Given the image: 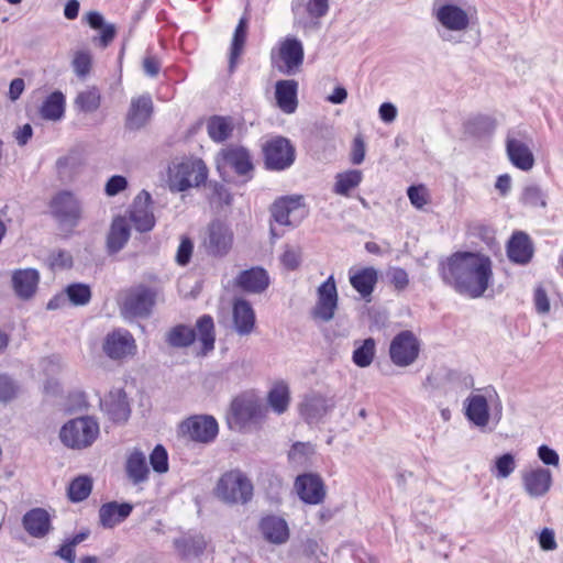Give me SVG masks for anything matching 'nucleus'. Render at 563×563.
I'll return each instance as SVG.
<instances>
[{
  "label": "nucleus",
  "instance_id": "obj_1",
  "mask_svg": "<svg viewBox=\"0 0 563 563\" xmlns=\"http://www.w3.org/2000/svg\"><path fill=\"white\" fill-rule=\"evenodd\" d=\"M438 272L445 285L472 299L483 297L494 280L493 262L479 252H455L440 261Z\"/></svg>",
  "mask_w": 563,
  "mask_h": 563
},
{
  "label": "nucleus",
  "instance_id": "obj_2",
  "mask_svg": "<svg viewBox=\"0 0 563 563\" xmlns=\"http://www.w3.org/2000/svg\"><path fill=\"white\" fill-rule=\"evenodd\" d=\"M167 176L169 189L180 192L203 184L208 177V168L200 158H175L168 166Z\"/></svg>",
  "mask_w": 563,
  "mask_h": 563
},
{
  "label": "nucleus",
  "instance_id": "obj_3",
  "mask_svg": "<svg viewBox=\"0 0 563 563\" xmlns=\"http://www.w3.org/2000/svg\"><path fill=\"white\" fill-rule=\"evenodd\" d=\"M216 496L229 505H245L251 501L254 486L249 476L239 468L225 472L214 488Z\"/></svg>",
  "mask_w": 563,
  "mask_h": 563
},
{
  "label": "nucleus",
  "instance_id": "obj_4",
  "mask_svg": "<svg viewBox=\"0 0 563 563\" xmlns=\"http://www.w3.org/2000/svg\"><path fill=\"white\" fill-rule=\"evenodd\" d=\"M100 433L98 421L90 416L67 421L59 431L62 443L73 450H84L93 444Z\"/></svg>",
  "mask_w": 563,
  "mask_h": 563
},
{
  "label": "nucleus",
  "instance_id": "obj_5",
  "mask_svg": "<svg viewBox=\"0 0 563 563\" xmlns=\"http://www.w3.org/2000/svg\"><path fill=\"white\" fill-rule=\"evenodd\" d=\"M489 404L493 406V418L499 422L503 406L494 389H486L483 394H471L465 400V416L476 427L483 429L489 422Z\"/></svg>",
  "mask_w": 563,
  "mask_h": 563
},
{
  "label": "nucleus",
  "instance_id": "obj_6",
  "mask_svg": "<svg viewBox=\"0 0 563 563\" xmlns=\"http://www.w3.org/2000/svg\"><path fill=\"white\" fill-rule=\"evenodd\" d=\"M532 137L525 129H511L507 132L505 146L506 154L512 166L529 172L536 164L531 148Z\"/></svg>",
  "mask_w": 563,
  "mask_h": 563
},
{
  "label": "nucleus",
  "instance_id": "obj_7",
  "mask_svg": "<svg viewBox=\"0 0 563 563\" xmlns=\"http://www.w3.org/2000/svg\"><path fill=\"white\" fill-rule=\"evenodd\" d=\"M49 207L60 228L73 230L79 224L82 217V206L73 192L64 190L56 194Z\"/></svg>",
  "mask_w": 563,
  "mask_h": 563
},
{
  "label": "nucleus",
  "instance_id": "obj_8",
  "mask_svg": "<svg viewBox=\"0 0 563 563\" xmlns=\"http://www.w3.org/2000/svg\"><path fill=\"white\" fill-rule=\"evenodd\" d=\"M156 301V292L144 285L129 289L121 303V313L125 319L146 318Z\"/></svg>",
  "mask_w": 563,
  "mask_h": 563
},
{
  "label": "nucleus",
  "instance_id": "obj_9",
  "mask_svg": "<svg viewBox=\"0 0 563 563\" xmlns=\"http://www.w3.org/2000/svg\"><path fill=\"white\" fill-rule=\"evenodd\" d=\"M308 214L300 195L286 196L277 199L272 207L274 220L282 225H298Z\"/></svg>",
  "mask_w": 563,
  "mask_h": 563
},
{
  "label": "nucleus",
  "instance_id": "obj_10",
  "mask_svg": "<svg viewBox=\"0 0 563 563\" xmlns=\"http://www.w3.org/2000/svg\"><path fill=\"white\" fill-rule=\"evenodd\" d=\"M305 52L302 43L292 36L286 37L279 43L278 54L273 63L285 75H295L303 63Z\"/></svg>",
  "mask_w": 563,
  "mask_h": 563
},
{
  "label": "nucleus",
  "instance_id": "obj_11",
  "mask_svg": "<svg viewBox=\"0 0 563 563\" xmlns=\"http://www.w3.org/2000/svg\"><path fill=\"white\" fill-rule=\"evenodd\" d=\"M335 407L332 396H325L317 391L308 393L298 405L300 417L310 426L320 423L323 418Z\"/></svg>",
  "mask_w": 563,
  "mask_h": 563
},
{
  "label": "nucleus",
  "instance_id": "obj_12",
  "mask_svg": "<svg viewBox=\"0 0 563 563\" xmlns=\"http://www.w3.org/2000/svg\"><path fill=\"white\" fill-rule=\"evenodd\" d=\"M265 165L271 170H284L295 162V147L284 136H275L263 147Z\"/></svg>",
  "mask_w": 563,
  "mask_h": 563
},
{
  "label": "nucleus",
  "instance_id": "obj_13",
  "mask_svg": "<svg viewBox=\"0 0 563 563\" xmlns=\"http://www.w3.org/2000/svg\"><path fill=\"white\" fill-rule=\"evenodd\" d=\"M419 341L408 330L399 332L390 342L389 356L391 362L400 367L411 365L419 355Z\"/></svg>",
  "mask_w": 563,
  "mask_h": 563
},
{
  "label": "nucleus",
  "instance_id": "obj_14",
  "mask_svg": "<svg viewBox=\"0 0 563 563\" xmlns=\"http://www.w3.org/2000/svg\"><path fill=\"white\" fill-rule=\"evenodd\" d=\"M180 432L191 441L207 444L217 438L219 426L212 416H192L180 424Z\"/></svg>",
  "mask_w": 563,
  "mask_h": 563
},
{
  "label": "nucleus",
  "instance_id": "obj_15",
  "mask_svg": "<svg viewBox=\"0 0 563 563\" xmlns=\"http://www.w3.org/2000/svg\"><path fill=\"white\" fill-rule=\"evenodd\" d=\"M232 418L240 428L250 423H258L264 418V407L253 395L235 397L230 408Z\"/></svg>",
  "mask_w": 563,
  "mask_h": 563
},
{
  "label": "nucleus",
  "instance_id": "obj_16",
  "mask_svg": "<svg viewBox=\"0 0 563 563\" xmlns=\"http://www.w3.org/2000/svg\"><path fill=\"white\" fill-rule=\"evenodd\" d=\"M291 10L295 16L306 14V20H299L305 32L318 30L320 20L324 18L330 10V0H292Z\"/></svg>",
  "mask_w": 563,
  "mask_h": 563
},
{
  "label": "nucleus",
  "instance_id": "obj_17",
  "mask_svg": "<svg viewBox=\"0 0 563 563\" xmlns=\"http://www.w3.org/2000/svg\"><path fill=\"white\" fill-rule=\"evenodd\" d=\"M102 350L109 358L118 361L133 356L136 353V343L128 330L117 329L106 335Z\"/></svg>",
  "mask_w": 563,
  "mask_h": 563
},
{
  "label": "nucleus",
  "instance_id": "obj_18",
  "mask_svg": "<svg viewBox=\"0 0 563 563\" xmlns=\"http://www.w3.org/2000/svg\"><path fill=\"white\" fill-rule=\"evenodd\" d=\"M317 303L312 310L316 319L328 322L338 307V290L333 276H329L317 289Z\"/></svg>",
  "mask_w": 563,
  "mask_h": 563
},
{
  "label": "nucleus",
  "instance_id": "obj_19",
  "mask_svg": "<svg viewBox=\"0 0 563 563\" xmlns=\"http://www.w3.org/2000/svg\"><path fill=\"white\" fill-rule=\"evenodd\" d=\"M205 245L208 253L213 256L222 257L227 255L233 245L231 228L221 221H213L209 225Z\"/></svg>",
  "mask_w": 563,
  "mask_h": 563
},
{
  "label": "nucleus",
  "instance_id": "obj_20",
  "mask_svg": "<svg viewBox=\"0 0 563 563\" xmlns=\"http://www.w3.org/2000/svg\"><path fill=\"white\" fill-rule=\"evenodd\" d=\"M433 14L441 26L451 32H463L468 27L467 12L452 3H443L433 9Z\"/></svg>",
  "mask_w": 563,
  "mask_h": 563
},
{
  "label": "nucleus",
  "instance_id": "obj_21",
  "mask_svg": "<svg viewBox=\"0 0 563 563\" xmlns=\"http://www.w3.org/2000/svg\"><path fill=\"white\" fill-rule=\"evenodd\" d=\"M221 163L232 168L238 175L252 177L253 162L250 151L240 145H230L219 153Z\"/></svg>",
  "mask_w": 563,
  "mask_h": 563
},
{
  "label": "nucleus",
  "instance_id": "obj_22",
  "mask_svg": "<svg viewBox=\"0 0 563 563\" xmlns=\"http://www.w3.org/2000/svg\"><path fill=\"white\" fill-rule=\"evenodd\" d=\"M151 205V195L143 190L135 197L131 206L130 220L140 232H148L155 225V217Z\"/></svg>",
  "mask_w": 563,
  "mask_h": 563
},
{
  "label": "nucleus",
  "instance_id": "obj_23",
  "mask_svg": "<svg viewBox=\"0 0 563 563\" xmlns=\"http://www.w3.org/2000/svg\"><path fill=\"white\" fill-rule=\"evenodd\" d=\"M100 408L110 420L117 423L125 422L131 415L130 404L123 389L110 390L100 399Z\"/></svg>",
  "mask_w": 563,
  "mask_h": 563
},
{
  "label": "nucleus",
  "instance_id": "obj_24",
  "mask_svg": "<svg viewBox=\"0 0 563 563\" xmlns=\"http://www.w3.org/2000/svg\"><path fill=\"white\" fill-rule=\"evenodd\" d=\"M295 488L299 498L309 505L322 503L325 496L322 479L314 474L299 475L296 478Z\"/></svg>",
  "mask_w": 563,
  "mask_h": 563
},
{
  "label": "nucleus",
  "instance_id": "obj_25",
  "mask_svg": "<svg viewBox=\"0 0 563 563\" xmlns=\"http://www.w3.org/2000/svg\"><path fill=\"white\" fill-rule=\"evenodd\" d=\"M523 487L530 497L544 496L552 485L550 470L543 467L532 468L522 474Z\"/></svg>",
  "mask_w": 563,
  "mask_h": 563
},
{
  "label": "nucleus",
  "instance_id": "obj_26",
  "mask_svg": "<svg viewBox=\"0 0 563 563\" xmlns=\"http://www.w3.org/2000/svg\"><path fill=\"white\" fill-rule=\"evenodd\" d=\"M11 282L15 295L27 300L34 296L37 289L40 273L35 268L15 269L12 273Z\"/></svg>",
  "mask_w": 563,
  "mask_h": 563
},
{
  "label": "nucleus",
  "instance_id": "obj_27",
  "mask_svg": "<svg viewBox=\"0 0 563 563\" xmlns=\"http://www.w3.org/2000/svg\"><path fill=\"white\" fill-rule=\"evenodd\" d=\"M533 244L529 235L522 231L515 232L507 243V256L516 264H528L533 256Z\"/></svg>",
  "mask_w": 563,
  "mask_h": 563
},
{
  "label": "nucleus",
  "instance_id": "obj_28",
  "mask_svg": "<svg viewBox=\"0 0 563 563\" xmlns=\"http://www.w3.org/2000/svg\"><path fill=\"white\" fill-rule=\"evenodd\" d=\"M24 530L33 538H44L52 530L51 516L44 508H32L22 518Z\"/></svg>",
  "mask_w": 563,
  "mask_h": 563
},
{
  "label": "nucleus",
  "instance_id": "obj_29",
  "mask_svg": "<svg viewBox=\"0 0 563 563\" xmlns=\"http://www.w3.org/2000/svg\"><path fill=\"white\" fill-rule=\"evenodd\" d=\"M125 474L133 485L146 483L150 477V467L146 455L140 449H133L126 456Z\"/></svg>",
  "mask_w": 563,
  "mask_h": 563
},
{
  "label": "nucleus",
  "instance_id": "obj_30",
  "mask_svg": "<svg viewBox=\"0 0 563 563\" xmlns=\"http://www.w3.org/2000/svg\"><path fill=\"white\" fill-rule=\"evenodd\" d=\"M130 503L109 501L99 508V523L104 529H112L123 522L132 512Z\"/></svg>",
  "mask_w": 563,
  "mask_h": 563
},
{
  "label": "nucleus",
  "instance_id": "obj_31",
  "mask_svg": "<svg viewBox=\"0 0 563 563\" xmlns=\"http://www.w3.org/2000/svg\"><path fill=\"white\" fill-rule=\"evenodd\" d=\"M152 112L153 102L148 95L133 98L126 117V126L131 130L143 128L148 122Z\"/></svg>",
  "mask_w": 563,
  "mask_h": 563
},
{
  "label": "nucleus",
  "instance_id": "obj_32",
  "mask_svg": "<svg viewBox=\"0 0 563 563\" xmlns=\"http://www.w3.org/2000/svg\"><path fill=\"white\" fill-rule=\"evenodd\" d=\"M260 530L264 538L275 544L285 543L289 538L287 522L277 516H267L260 522Z\"/></svg>",
  "mask_w": 563,
  "mask_h": 563
},
{
  "label": "nucleus",
  "instance_id": "obj_33",
  "mask_svg": "<svg viewBox=\"0 0 563 563\" xmlns=\"http://www.w3.org/2000/svg\"><path fill=\"white\" fill-rule=\"evenodd\" d=\"M233 324L240 335H249L254 330L255 313L252 306L244 299L234 301Z\"/></svg>",
  "mask_w": 563,
  "mask_h": 563
},
{
  "label": "nucleus",
  "instance_id": "obj_34",
  "mask_svg": "<svg viewBox=\"0 0 563 563\" xmlns=\"http://www.w3.org/2000/svg\"><path fill=\"white\" fill-rule=\"evenodd\" d=\"M236 283L247 292L260 294L268 287L269 278L264 268L253 267L240 273Z\"/></svg>",
  "mask_w": 563,
  "mask_h": 563
},
{
  "label": "nucleus",
  "instance_id": "obj_35",
  "mask_svg": "<svg viewBox=\"0 0 563 563\" xmlns=\"http://www.w3.org/2000/svg\"><path fill=\"white\" fill-rule=\"evenodd\" d=\"M298 84L292 79L278 80L275 86L277 106L285 113H292L297 109Z\"/></svg>",
  "mask_w": 563,
  "mask_h": 563
},
{
  "label": "nucleus",
  "instance_id": "obj_36",
  "mask_svg": "<svg viewBox=\"0 0 563 563\" xmlns=\"http://www.w3.org/2000/svg\"><path fill=\"white\" fill-rule=\"evenodd\" d=\"M130 239V225L125 218L117 217L113 219L108 236L107 247L111 254L121 251Z\"/></svg>",
  "mask_w": 563,
  "mask_h": 563
},
{
  "label": "nucleus",
  "instance_id": "obj_37",
  "mask_svg": "<svg viewBox=\"0 0 563 563\" xmlns=\"http://www.w3.org/2000/svg\"><path fill=\"white\" fill-rule=\"evenodd\" d=\"M88 25L93 30H100V35L93 38L101 47H107L115 37L117 27L112 23H107L103 15L98 11H90L85 15Z\"/></svg>",
  "mask_w": 563,
  "mask_h": 563
},
{
  "label": "nucleus",
  "instance_id": "obj_38",
  "mask_svg": "<svg viewBox=\"0 0 563 563\" xmlns=\"http://www.w3.org/2000/svg\"><path fill=\"white\" fill-rule=\"evenodd\" d=\"M377 279V271L374 267L350 272V283L363 298L372 295Z\"/></svg>",
  "mask_w": 563,
  "mask_h": 563
},
{
  "label": "nucleus",
  "instance_id": "obj_39",
  "mask_svg": "<svg viewBox=\"0 0 563 563\" xmlns=\"http://www.w3.org/2000/svg\"><path fill=\"white\" fill-rule=\"evenodd\" d=\"M178 553L186 560L198 558L206 549V541L202 536H184L175 540Z\"/></svg>",
  "mask_w": 563,
  "mask_h": 563
},
{
  "label": "nucleus",
  "instance_id": "obj_40",
  "mask_svg": "<svg viewBox=\"0 0 563 563\" xmlns=\"http://www.w3.org/2000/svg\"><path fill=\"white\" fill-rule=\"evenodd\" d=\"M363 180V173L358 169H350L339 173L335 176L333 192L340 196L349 197L350 192L357 188Z\"/></svg>",
  "mask_w": 563,
  "mask_h": 563
},
{
  "label": "nucleus",
  "instance_id": "obj_41",
  "mask_svg": "<svg viewBox=\"0 0 563 563\" xmlns=\"http://www.w3.org/2000/svg\"><path fill=\"white\" fill-rule=\"evenodd\" d=\"M267 402L277 415L284 413L290 402L289 387L285 382H277L268 391Z\"/></svg>",
  "mask_w": 563,
  "mask_h": 563
},
{
  "label": "nucleus",
  "instance_id": "obj_42",
  "mask_svg": "<svg viewBox=\"0 0 563 563\" xmlns=\"http://www.w3.org/2000/svg\"><path fill=\"white\" fill-rule=\"evenodd\" d=\"M65 97L60 91L52 92L41 107V115L45 120L58 121L64 117Z\"/></svg>",
  "mask_w": 563,
  "mask_h": 563
},
{
  "label": "nucleus",
  "instance_id": "obj_43",
  "mask_svg": "<svg viewBox=\"0 0 563 563\" xmlns=\"http://www.w3.org/2000/svg\"><path fill=\"white\" fill-rule=\"evenodd\" d=\"M548 196L545 191L538 184H528L522 188L519 201L522 206L537 209L547 208Z\"/></svg>",
  "mask_w": 563,
  "mask_h": 563
},
{
  "label": "nucleus",
  "instance_id": "obj_44",
  "mask_svg": "<svg viewBox=\"0 0 563 563\" xmlns=\"http://www.w3.org/2000/svg\"><path fill=\"white\" fill-rule=\"evenodd\" d=\"M198 339L202 344V353L206 354L214 349V323L209 314H203L197 320Z\"/></svg>",
  "mask_w": 563,
  "mask_h": 563
},
{
  "label": "nucleus",
  "instance_id": "obj_45",
  "mask_svg": "<svg viewBox=\"0 0 563 563\" xmlns=\"http://www.w3.org/2000/svg\"><path fill=\"white\" fill-rule=\"evenodd\" d=\"M207 131L212 141L220 143L230 137L233 125L228 118L213 117L207 123Z\"/></svg>",
  "mask_w": 563,
  "mask_h": 563
},
{
  "label": "nucleus",
  "instance_id": "obj_46",
  "mask_svg": "<svg viewBox=\"0 0 563 563\" xmlns=\"http://www.w3.org/2000/svg\"><path fill=\"white\" fill-rule=\"evenodd\" d=\"M196 332L192 328L179 324L167 333V342L174 347H187L194 343Z\"/></svg>",
  "mask_w": 563,
  "mask_h": 563
},
{
  "label": "nucleus",
  "instance_id": "obj_47",
  "mask_svg": "<svg viewBox=\"0 0 563 563\" xmlns=\"http://www.w3.org/2000/svg\"><path fill=\"white\" fill-rule=\"evenodd\" d=\"M101 103V96L97 88H89L77 95L75 106L85 113L97 111Z\"/></svg>",
  "mask_w": 563,
  "mask_h": 563
},
{
  "label": "nucleus",
  "instance_id": "obj_48",
  "mask_svg": "<svg viewBox=\"0 0 563 563\" xmlns=\"http://www.w3.org/2000/svg\"><path fill=\"white\" fill-rule=\"evenodd\" d=\"M92 489V481L88 476H79L68 486V497L74 503L88 498Z\"/></svg>",
  "mask_w": 563,
  "mask_h": 563
},
{
  "label": "nucleus",
  "instance_id": "obj_49",
  "mask_svg": "<svg viewBox=\"0 0 563 563\" xmlns=\"http://www.w3.org/2000/svg\"><path fill=\"white\" fill-rule=\"evenodd\" d=\"M516 466L515 456L511 453H505L495 459L490 472L497 479H505L514 473Z\"/></svg>",
  "mask_w": 563,
  "mask_h": 563
},
{
  "label": "nucleus",
  "instance_id": "obj_50",
  "mask_svg": "<svg viewBox=\"0 0 563 563\" xmlns=\"http://www.w3.org/2000/svg\"><path fill=\"white\" fill-rule=\"evenodd\" d=\"M375 356V341L368 338L353 352L352 360L358 367H367L372 364Z\"/></svg>",
  "mask_w": 563,
  "mask_h": 563
},
{
  "label": "nucleus",
  "instance_id": "obj_51",
  "mask_svg": "<svg viewBox=\"0 0 563 563\" xmlns=\"http://www.w3.org/2000/svg\"><path fill=\"white\" fill-rule=\"evenodd\" d=\"M246 38V20L241 19L235 27L231 53H230V69L232 70L235 64V59L241 55Z\"/></svg>",
  "mask_w": 563,
  "mask_h": 563
},
{
  "label": "nucleus",
  "instance_id": "obj_52",
  "mask_svg": "<svg viewBox=\"0 0 563 563\" xmlns=\"http://www.w3.org/2000/svg\"><path fill=\"white\" fill-rule=\"evenodd\" d=\"M65 292L69 301L75 306H85L91 299L90 287L86 284H70L66 287Z\"/></svg>",
  "mask_w": 563,
  "mask_h": 563
},
{
  "label": "nucleus",
  "instance_id": "obj_53",
  "mask_svg": "<svg viewBox=\"0 0 563 563\" xmlns=\"http://www.w3.org/2000/svg\"><path fill=\"white\" fill-rule=\"evenodd\" d=\"M20 391L15 379L8 374H0V402L7 405L14 400Z\"/></svg>",
  "mask_w": 563,
  "mask_h": 563
},
{
  "label": "nucleus",
  "instance_id": "obj_54",
  "mask_svg": "<svg viewBox=\"0 0 563 563\" xmlns=\"http://www.w3.org/2000/svg\"><path fill=\"white\" fill-rule=\"evenodd\" d=\"M150 463L154 472L164 474L168 471V454L162 444H157L150 454Z\"/></svg>",
  "mask_w": 563,
  "mask_h": 563
},
{
  "label": "nucleus",
  "instance_id": "obj_55",
  "mask_svg": "<svg viewBox=\"0 0 563 563\" xmlns=\"http://www.w3.org/2000/svg\"><path fill=\"white\" fill-rule=\"evenodd\" d=\"M47 263L53 271L70 268L73 266V256L65 250H55L48 255Z\"/></svg>",
  "mask_w": 563,
  "mask_h": 563
},
{
  "label": "nucleus",
  "instance_id": "obj_56",
  "mask_svg": "<svg viewBox=\"0 0 563 563\" xmlns=\"http://www.w3.org/2000/svg\"><path fill=\"white\" fill-rule=\"evenodd\" d=\"M73 68L75 74L84 78L86 77L91 68V55L86 51H79L75 54L73 59Z\"/></svg>",
  "mask_w": 563,
  "mask_h": 563
},
{
  "label": "nucleus",
  "instance_id": "obj_57",
  "mask_svg": "<svg viewBox=\"0 0 563 563\" xmlns=\"http://www.w3.org/2000/svg\"><path fill=\"white\" fill-rule=\"evenodd\" d=\"M280 262L288 271L297 269L301 264V250L299 247L286 246L280 256Z\"/></svg>",
  "mask_w": 563,
  "mask_h": 563
},
{
  "label": "nucleus",
  "instance_id": "obj_58",
  "mask_svg": "<svg viewBox=\"0 0 563 563\" xmlns=\"http://www.w3.org/2000/svg\"><path fill=\"white\" fill-rule=\"evenodd\" d=\"M390 283L397 290H404L409 285L407 272L401 267H391L387 272Z\"/></svg>",
  "mask_w": 563,
  "mask_h": 563
},
{
  "label": "nucleus",
  "instance_id": "obj_59",
  "mask_svg": "<svg viewBox=\"0 0 563 563\" xmlns=\"http://www.w3.org/2000/svg\"><path fill=\"white\" fill-rule=\"evenodd\" d=\"M407 195L411 205L418 209H422L428 203V195L423 186H410Z\"/></svg>",
  "mask_w": 563,
  "mask_h": 563
},
{
  "label": "nucleus",
  "instance_id": "obj_60",
  "mask_svg": "<svg viewBox=\"0 0 563 563\" xmlns=\"http://www.w3.org/2000/svg\"><path fill=\"white\" fill-rule=\"evenodd\" d=\"M194 250V244L189 238H183L176 253V262L185 266L189 263Z\"/></svg>",
  "mask_w": 563,
  "mask_h": 563
},
{
  "label": "nucleus",
  "instance_id": "obj_61",
  "mask_svg": "<svg viewBox=\"0 0 563 563\" xmlns=\"http://www.w3.org/2000/svg\"><path fill=\"white\" fill-rule=\"evenodd\" d=\"M128 186V180L121 175H114L109 178L106 184L104 191L108 196L113 197L123 191Z\"/></svg>",
  "mask_w": 563,
  "mask_h": 563
},
{
  "label": "nucleus",
  "instance_id": "obj_62",
  "mask_svg": "<svg viewBox=\"0 0 563 563\" xmlns=\"http://www.w3.org/2000/svg\"><path fill=\"white\" fill-rule=\"evenodd\" d=\"M365 158V143L361 136H356L353 141L351 162L354 165H360Z\"/></svg>",
  "mask_w": 563,
  "mask_h": 563
},
{
  "label": "nucleus",
  "instance_id": "obj_63",
  "mask_svg": "<svg viewBox=\"0 0 563 563\" xmlns=\"http://www.w3.org/2000/svg\"><path fill=\"white\" fill-rule=\"evenodd\" d=\"M534 305L536 309L539 313H548L550 311V301L545 290L541 287H538L534 290Z\"/></svg>",
  "mask_w": 563,
  "mask_h": 563
},
{
  "label": "nucleus",
  "instance_id": "obj_64",
  "mask_svg": "<svg viewBox=\"0 0 563 563\" xmlns=\"http://www.w3.org/2000/svg\"><path fill=\"white\" fill-rule=\"evenodd\" d=\"M538 456L547 465L556 466L559 464V454L548 445L539 446Z\"/></svg>",
  "mask_w": 563,
  "mask_h": 563
}]
</instances>
